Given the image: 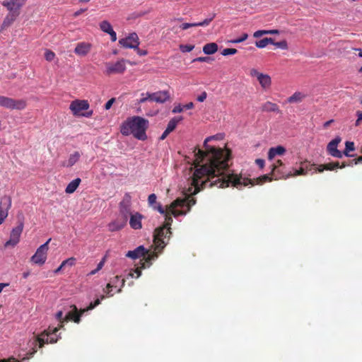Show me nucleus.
Instances as JSON below:
<instances>
[{
    "instance_id": "e2e57ef3",
    "label": "nucleus",
    "mask_w": 362,
    "mask_h": 362,
    "mask_svg": "<svg viewBox=\"0 0 362 362\" xmlns=\"http://www.w3.org/2000/svg\"><path fill=\"white\" fill-rule=\"evenodd\" d=\"M325 169V165H320L317 168V170L320 173H322ZM316 171V170H315V172ZM313 172H312V173H313Z\"/></svg>"
},
{
    "instance_id": "b1692460",
    "label": "nucleus",
    "mask_w": 362,
    "mask_h": 362,
    "mask_svg": "<svg viewBox=\"0 0 362 362\" xmlns=\"http://www.w3.org/2000/svg\"><path fill=\"white\" fill-rule=\"evenodd\" d=\"M257 81L262 88L264 90L269 88L272 85L271 77L268 74H263L262 75H260V77H259Z\"/></svg>"
},
{
    "instance_id": "5fc2aeb1",
    "label": "nucleus",
    "mask_w": 362,
    "mask_h": 362,
    "mask_svg": "<svg viewBox=\"0 0 362 362\" xmlns=\"http://www.w3.org/2000/svg\"><path fill=\"white\" fill-rule=\"evenodd\" d=\"M206 96H207L206 93L203 92L200 95H199L197 97V100L199 102H204L206 100Z\"/></svg>"
},
{
    "instance_id": "c756f323",
    "label": "nucleus",
    "mask_w": 362,
    "mask_h": 362,
    "mask_svg": "<svg viewBox=\"0 0 362 362\" xmlns=\"http://www.w3.org/2000/svg\"><path fill=\"white\" fill-rule=\"evenodd\" d=\"M217 50H218V45L215 42H211V43L206 44L203 47L204 53L206 54H208V55L214 54L215 52H217Z\"/></svg>"
},
{
    "instance_id": "6e6d98bb",
    "label": "nucleus",
    "mask_w": 362,
    "mask_h": 362,
    "mask_svg": "<svg viewBox=\"0 0 362 362\" xmlns=\"http://www.w3.org/2000/svg\"><path fill=\"white\" fill-rule=\"evenodd\" d=\"M135 50H136V52L137 54L139 55V56H145L147 54V51L146 50H144V49H141L139 48V46L137 47V48L134 49Z\"/></svg>"
},
{
    "instance_id": "13d9d810",
    "label": "nucleus",
    "mask_w": 362,
    "mask_h": 362,
    "mask_svg": "<svg viewBox=\"0 0 362 362\" xmlns=\"http://www.w3.org/2000/svg\"><path fill=\"white\" fill-rule=\"evenodd\" d=\"M255 163H257V165L259 166L260 168H262L264 165V160L263 159H256Z\"/></svg>"
},
{
    "instance_id": "ddd939ff",
    "label": "nucleus",
    "mask_w": 362,
    "mask_h": 362,
    "mask_svg": "<svg viewBox=\"0 0 362 362\" xmlns=\"http://www.w3.org/2000/svg\"><path fill=\"white\" fill-rule=\"evenodd\" d=\"M119 44L124 48L136 49L139 45V39L136 33H132L128 36L119 39Z\"/></svg>"
},
{
    "instance_id": "bb28decb",
    "label": "nucleus",
    "mask_w": 362,
    "mask_h": 362,
    "mask_svg": "<svg viewBox=\"0 0 362 362\" xmlns=\"http://www.w3.org/2000/svg\"><path fill=\"white\" fill-rule=\"evenodd\" d=\"M90 45L85 42L79 43L75 48V52L76 54L78 55H85L86 54L89 50H90Z\"/></svg>"
},
{
    "instance_id": "0e129e2a",
    "label": "nucleus",
    "mask_w": 362,
    "mask_h": 362,
    "mask_svg": "<svg viewBox=\"0 0 362 362\" xmlns=\"http://www.w3.org/2000/svg\"><path fill=\"white\" fill-rule=\"evenodd\" d=\"M333 119H330L329 121H327L325 124H324V127L325 128H327L332 122H333Z\"/></svg>"
},
{
    "instance_id": "8fccbe9b",
    "label": "nucleus",
    "mask_w": 362,
    "mask_h": 362,
    "mask_svg": "<svg viewBox=\"0 0 362 362\" xmlns=\"http://www.w3.org/2000/svg\"><path fill=\"white\" fill-rule=\"evenodd\" d=\"M196 26H197V23H182V25H180V27L182 30H187L189 28L196 27Z\"/></svg>"
},
{
    "instance_id": "f3484780",
    "label": "nucleus",
    "mask_w": 362,
    "mask_h": 362,
    "mask_svg": "<svg viewBox=\"0 0 362 362\" xmlns=\"http://www.w3.org/2000/svg\"><path fill=\"white\" fill-rule=\"evenodd\" d=\"M23 229V223L20 222L19 224L11 230L10 238L8 241L6 242L5 246H15L19 242Z\"/></svg>"
},
{
    "instance_id": "3c124183",
    "label": "nucleus",
    "mask_w": 362,
    "mask_h": 362,
    "mask_svg": "<svg viewBox=\"0 0 362 362\" xmlns=\"http://www.w3.org/2000/svg\"><path fill=\"white\" fill-rule=\"evenodd\" d=\"M262 73L259 72L257 69H252L250 71V75L253 77H256L257 79H259V77H260V75H262Z\"/></svg>"
},
{
    "instance_id": "dca6fc26",
    "label": "nucleus",
    "mask_w": 362,
    "mask_h": 362,
    "mask_svg": "<svg viewBox=\"0 0 362 362\" xmlns=\"http://www.w3.org/2000/svg\"><path fill=\"white\" fill-rule=\"evenodd\" d=\"M132 197L130 194L126 193L119 203V211L122 217L128 219L129 214L132 213Z\"/></svg>"
},
{
    "instance_id": "4d7b16f0",
    "label": "nucleus",
    "mask_w": 362,
    "mask_h": 362,
    "mask_svg": "<svg viewBox=\"0 0 362 362\" xmlns=\"http://www.w3.org/2000/svg\"><path fill=\"white\" fill-rule=\"evenodd\" d=\"M107 34L110 35V38H111V40L112 42H115L117 40V34L113 30V29L112 30V31H110V33H108Z\"/></svg>"
},
{
    "instance_id": "20e7f679",
    "label": "nucleus",
    "mask_w": 362,
    "mask_h": 362,
    "mask_svg": "<svg viewBox=\"0 0 362 362\" xmlns=\"http://www.w3.org/2000/svg\"><path fill=\"white\" fill-rule=\"evenodd\" d=\"M148 127V121L141 117L134 116L127 119L121 126L120 132L123 135L133 136L141 141L147 139L146 129Z\"/></svg>"
},
{
    "instance_id": "4be33fe9",
    "label": "nucleus",
    "mask_w": 362,
    "mask_h": 362,
    "mask_svg": "<svg viewBox=\"0 0 362 362\" xmlns=\"http://www.w3.org/2000/svg\"><path fill=\"white\" fill-rule=\"evenodd\" d=\"M286 151V148L282 146L270 148L268 151V159L269 161H273L276 157L283 156Z\"/></svg>"
},
{
    "instance_id": "a211bd4d",
    "label": "nucleus",
    "mask_w": 362,
    "mask_h": 362,
    "mask_svg": "<svg viewBox=\"0 0 362 362\" xmlns=\"http://www.w3.org/2000/svg\"><path fill=\"white\" fill-rule=\"evenodd\" d=\"M27 0H8L4 1L2 5L7 8L10 13L19 16L21 8L25 4Z\"/></svg>"
},
{
    "instance_id": "37998d69",
    "label": "nucleus",
    "mask_w": 362,
    "mask_h": 362,
    "mask_svg": "<svg viewBox=\"0 0 362 362\" xmlns=\"http://www.w3.org/2000/svg\"><path fill=\"white\" fill-rule=\"evenodd\" d=\"M215 17V14H213L210 18H206L202 22L197 23V26H206L208 25Z\"/></svg>"
},
{
    "instance_id": "c03bdc74",
    "label": "nucleus",
    "mask_w": 362,
    "mask_h": 362,
    "mask_svg": "<svg viewBox=\"0 0 362 362\" xmlns=\"http://www.w3.org/2000/svg\"><path fill=\"white\" fill-rule=\"evenodd\" d=\"M247 37H248V35L247 33H243L240 37L232 40L230 41V42H231L233 44L240 43V42L245 41V40H247Z\"/></svg>"
},
{
    "instance_id": "473e14b6",
    "label": "nucleus",
    "mask_w": 362,
    "mask_h": 362,
    "mask_svg": "<svg viewBox=\"0 0 362 362\" xmlns=\"http://www.w3.org/2000/svg\"><path fill=\"white\" fill-rule=\"evenodd\" d=\"M18 16L10 13L5 17L3 21V26L8 27L11 25Z\"/></svg>"
},
{
    "instance_id": "680f3d73",
    "label": "nucleus",
    "mask_w": 362,
    "mask_h": 362,
    "mask_svg": "<svg viewBox=\"0 0 362 362\" xmlns=\"http://www.w3.org/2000/svg\"><path fill=\"white\" fill-rule=\"evenodd\" d=\"M148 100H150V98H148V95H146V97H143L139 100V103H144Z\"/></svg>"
},
{
    "instance_id": "338daca9",
    "label": "nucleus",
    "mask_w": 362,
    "mask_h": 362,
    "mask_svg": "<svg viewBox=\"0 0 362 362\" xmlns=\"http://www.w3.org/2000/svg\"><path fill=\"white\" fill-rule=\"evenodd\" d=\"M357 117L358 120H362V112L358 111L357 112Z\"/></svg>"
},
{
    "instance_id": "052dcab7",
    "label": "nucleus",
    "mask_w": 362,
    "mask_h": 362,
    "mask_svg": "<svg viewBox=\"0 0 362 362\" xmlns=\"http://www.w3.org/2000/svg\"><path fill=\"white\" fill-rule=\"evenodd\" d=\"M170 132H167L165 129L160 137V140H164Z\"/></svg>"
},
{
    "instance_id": "f03ea898",
    "label": "nucleus",
    "mask_w": 362,
    "mask_h": 362,
    "mask_svg": "<svg viewBox=\"0 0 362 362\" xmlns=\"http://www.w3.org/2000/svg\"><path fill=\"white\" fill-rule=\"evenodd\" d=\"M157 196L155 194H151L148 197V204L153 210L158 211L167 221V225H171L173 216L177 218L179 216H185L192 206L196 204L194 199L177 198L165 208H163L160 203L157 202Z\"/></svg>"
},
{
    "instance_id": "412c9836",
    "label": "nucleus",
    "mask_w": 362,
    "mask_h": 362,
    "mask_svg": "<svg viewBox=\"0 0 362 362\" xmlns=\"http://www.w3.org/2000/svg\"><path fill=\"white\" fill-rule=\"evenodd\" d=\"M341 141V138L337 136L332 140L327 145V151L329 153L335 158H341L342 152L337 149V146Z\"/></svg>"
},
{
    "instance_id": "6ab92c4d",
    "label": "nucleus",
    "mask_w": 362,
    "mask_h": 362,
    "mask_svg": "<svg viewBox=\"0 0 362 362\" xmlns=\"http://www.w3.org/2000/svg\"><path fill=\"white\" fill-rule=\"evenodd\" d=\"M129 216V226L132 229L139 230L142 228L143 215L139 212H132Z\"/></svg>"
},
{
    "instance_id": "49530a36",
    "label": "nucleus",
    "mask_w": 362,
    "mask_h": 362,
    "mask_svg": "<svg viewBox=\"0 0 362 362\" xmlns=\"http://www.w3.org/2000/svg\"><path fill=\"white\" fill-rule=\"evenodd\" d=\"M55 57V54L50 51V50H46L45 53V58L46 59L47 61H49V62H51L54 59Z\"/></svg>"
},
{
    "instance_id": "7c9ffc66",
    "label": "nucleus",
    "mask_w": 362,
    "mask_h": 362,
    "mask_svg": "<svg viewBox=\"0 0 362 362\" xmlns=\"http://www.w3.org/2000/svg\"><path fill=\"white\" fill-rule=\"evenodd\" d=\"M262 110L264 112H278L279 107L276 104L267 101L262 105Z\"/></svg>"
},
{
    "instance_id": "0eeeda50",
    "label": "nucleus",
    "mask_w": 362,
    "mask_h": 362,
    "mask_svg": "<svg viewBox=\"0 0 362 362\" xmlns=\"http://www.w3.org/2000/svg\"><path fill=\"white\" fill-rule=\"evenodd\" d=\"M124 279H120L118 276H115L113 279L107 284L106 288H103V293L100 296V298H97L95 300L94 303H92V309L98 305L100 300L105 297L112 296L115 293L120 292L121 288L124 284Z\"/></svg>"
},
{
    "instance_id": "2eb2a0df",
    "label": "nucleus",
    "mask_w": 362,
    "mask_h": 362,
    "mask_svg": "<svg viewBox=\"0 0 362 362\" xmlns=\"http://www.w3.org/2000/svg\"><path fill=\"white\" fill-rule=\"evenodd\" d=\"M126 70V60L120 59L115 63L106 64V72L108 74H122Z\"/></svg>"
},
{
    "instance_id": "c85d7f7f",
    "label": "nucleus",
    "mask_w": 362,
    "mask_h": 362,
    "mask_svg": "<svg viewBox=\"0 0 362 362\" xmlns=\"http://www.w3.org/2000/svg\"><path fill=\"white\" fill-rule=\"evenodd\" d=\"M183 119L182 116L175 117L172 118L168 123L166 130L168 132H172L177 127V124Z\"/></svg>"
},
{
    "instance_id": "2f4dec72",
    "label": "nucleus",
    "mask_w": 362,
    "mask_h": 362,
    "mask_svg": "<svg viewBox=\"0 0 362 362\" xmlns=\"http://www.w3.org/2000/svg\"><path fill=\"white\" fill-rule=\"evenodd\" d=\"M279 31L278 30H259L254 33L253 36L254 37L258 38L262 37L264 35L267 34H279Z\"/></svg>"
},
{
    "instance_id": "ea45409f",
    "label": "nucleus",
    "mask_w": 362,
    "mask_h": 362,
    "mask_svg": "<svg viewBox=\"0 0 362 362\" xmlns=\"http://www.w3.org/2000/svg\"><path fill=\"white\" fill-rule=\"evenodd\" d=\"M238 50L235 48H226L221 52L223 56L233 55L236 54Z\"/></svg>"
},
{
    "instance_id": "4c0bfd02",
    "label": "nucleus",
    "mask_w": 362,
    "mask_h": 362,
    "mask_svg": "<svg viewBox=\"0 0 362 362\" xmlns=\"http://www.w3.org/2000/svg\"><path fill=\"white\" fill-rule=\"evenodd\" d=\"M75 263H76V259L74 257H70L62 262V266H64V268L66 267H71L72 266H74L75 264Z\"/></svg>"
},
{
    "instance_id": "f8f14e48",
    "label": "nucleus",
    "mask_w": 362,
    "mask_h": 362,
    "mask_svg": "<svg viewBox=\"0 0 362 362\" xmlns=\"http://www.w3.org/2000/svg\"><path fill=\"white\" fill-rule=\"evenodd\" d=\"M314 165H310L307 162H302L300 163L299 168H293V170L287 174L281 173V175H279V178L286 179L292 176L305 175H307L308 172L312 171Z\"/></svg>"
},
{
    "instance_id": "5701e85b",
    "label": "nucleus",
    "mask_w": 362,
    "mask_h": 362,
    "mask_svg": "<svg viewBox=\"0 0 362 362\" xmlns=\"http://www.w3.org/2000/svg\"><path fill=\"white\" fill-rule=\"evenodd\" d=\"M128 219L122 217V220H115L108 224V230L112 232L118 231L122 229L127 224Z\"/></svg>"
},
{
    "instance_id": "e433bc0d",
    "label": "nucleus",
    "mask_w": 362,
    "mask_h": 362,
    "mask_svg": "<svg viewBox=\"0 0 362 362\" xmlns=\"http://www.w3.org/2000/svg\"><path fill=\"white\" fill-rule=\"evenodd\" d=\"M100 28L104 33H110L112 30L111 24L107 21H102L100 23Z\"/></svg>"
},
{
    "instance_id": "cd10ccee",
    "label": "nucleus",
    "mask_w": 362,
    "mask_h": 362,
    "mask_svg": "<svg viewBox=\"0 0 362 362\" xmlns=\"http://www.w3.org/2000/svg\"><path fill=\"white\" fill-rule=\"evenodd\" d=\"M81 183V179L80 178H76L71 182H70L68 185L66 186L65 189V192L67 194H72L74 193L77 187H78L79 184Z\"/></svg>"
},
{
    "instance_id": "39448f33",
    "label": "nucleus",
    "mask_w": 362,
    "mask_h": 362,
    "mask_svg": "<svg viewBox=\"0 0 362 362\" xmlns=\"http://www.w3.org/2000/svg\"><path fill=\"white\" fill-rule=\"evenodd\" d=\"M148 253V251L143 245H140L135 250L129 251L126 254L127 257L134 259L141 257H145V262H141V266L140 267H137L134 271H130L128 274V276L133 278L134 276V274H136V278H139L141 275V269H144L146 267V263H148L147 267H150L151 264V261L158 258V255L156 252H152L151 254Z\"/></svg>"
},
{
    "instance_id": "09e8293b",
    "label": "nucleus",
    "mask_w": 362,
    "mask_h": 362,
    "mask_svg": "<svg viewBox=\"0 0 362 362\" xmlns=\"http://www.w3.org/2000/svg\"><path fill=\"white\" fill-rule=\"evenodd\" d=\"M183 110H184V105H182L181 104H178V105H175V107H173V109L172 110V112L174 114L180 113Z\"/></svg>"
},
{
    "instance_id": "9b49d317",
    "label": "nucleus",
    "mask_w": 362,
    "mask_h": 362,
    "mask_svg": "<svg viewBox=\"0 0 362 362\" xmlns=\"http://www.w3.org/2000/svg\"><path fill=\"white\" fill-rule=\"evenodd\" d=\"M51 238L48 239L46 243L41 245L36 250L35 253L31 257V261L35 264L42 265L45 263L49 250V243Z\"/></svg>"
},
{
    "instance_id": "69168bd1",
    "label": "nucleus",
    "mask_w": 362,
    "mask_h": 362,
    "mask_svg": "<svg viewBox=\"0 0 362 362\" xmlns=\"http://www.w3.org/2000/svg\"><path fill=\"white\" fill-rule=\"evenodd\" d=\"M64 268V267L62 266V264H61L60 266L54 271V274H58Z\"/></svg>"
},
{
    "instance_id": "864d4df0",
    "label": "nucleus",
    "mask_w": 362,
    "mask_h": 362,
    "mask_svg": "<svg viewBox=\"0 0 362 362\" xmlns=\"http://www.w3.org/2000/svg\"><path fill=\"white\" fill-rule=\"evenodd\" d=\"M115 100V99L114 98H112L110 99V100L106 103V104H105V108L106 110H109V109L111 107V106L112 105V104L114 103Z\"/></svg>"
},
{
    "instance_id": "7ed1b4c3",
    "label": "nucleus",
    "mask_w": 362,
    "mask_h": 362,
    "mask_svg": "<svg viewBox=\"0 0 362 362\" xmlns=\"http://www.w3.org/2000/svg\"><path fill=\"white\" fill-rule=\"evenodd\" d=\"M59 327L49 328L45 330L40 336L35 337H33L28 343L25 348H21L16 359L14 357L8 359L0 360V362H23L24 361L30 358L37 351V346L39 345L42 347L45 344L55 343L57 341L59 337L57 336L56 332L58 331Z\"/></svg>"
},
{
    "instance_id": "72a5a7b5",
    "label": "nucleus",
    "mask_w": 362,
    "mask_h": 362,
    "mask_svg": "<svg viewBox=\"0 0 362 362\" xmlns=\"http://www.w3.org/2000/svg\"><path fill=\"white\" fill-rule=\"evenodd\" d=\"M272 43H274V40L272 38L265 37L260 40L256 41L255 45L258 48H264V47H267L269 44H272Z\"/></svg>"
},
{
    "instance_id": "a18cd8bd",
    "label": "nucleus",
    "mask_w": 362,
    "mask_h": 362,
    "mask_svg": "<svg viewBox=\"0 0 362 362\" xmlns=\"http://www.w3.org/2000/svg\"><path fill=\"white\" fill-rule=\"evenodd\" d=\"M213 59L209 57H199L192 60L193 62H211Z\"/></svg>"
},
{
    "instance_id": "79ce46f5",
    "label": "nucleus",
    "mask_w": 362,
    "mask_h": 362,
    "mask_svg": "<svg viewBox=\"0 0 362 362\" xmlns=\"http://www.w3.org/2000/svg\"><path fill=\"white\" fill-rule=\"evenodd\" d=\"M283 165V162L281 160H274V162L272 164V170L273 172H279L277 170L279 167H281Z\"/></svg>"
},
{
    "instance_id": "f257e3e1",
    "label": "nucleus",
    "mask_w": 362,
    "mask_h": 362,
    "mask_svg": "<svg viewBox=\"0 0 362 362\" xmlns=\"http://www.w3.org/2000/svg\"><path fill=\"white\" fill-rule=\"evenodd\" d=\"M221 138V134H216L204 140V144L208 152L204 153L199 150L195 160V169L193 170L191 168L189 172L188 187L185 189L186 194H195L207 187L216 186L223 188L231 185L237 188H241L249 185H255L272 180L267 175L252 180L233 173L228 164L230 151L228 149L216 148L207 145L208 142Z\"/></svg>"
},
{
    "instance_id": "f704fd0d",
    "label": "nucleus",
    "mask_w": 362,
    "mask_h": 362,
    "mask_svg": "<svg viewBox=\"0 0 362 362\" xmlns=\"http://www.w3.org/2000/svg\"><path fill=\"white\" fill-rule=\"evenodd\" d=\"M347 165L344 163H343L341 165L339 162L336 163H329L325 165V169L327 170H333L337 168H343L346 167Z\"/></svg>"
},
{
    "instance_id": "a878e982",
    "label": "nucleus",
    "mask_w": 362,
    "mask_h": 362,
    "mask_svg": "<svg viewBox=\"0 0 362 362\" xmlns=\"http://www.w3.org/2000/svg\"><path fill=\"white\" fill-rule=\"evenodd\" d=\"M306 97V94L302 92H295L291 96L288 98L287 101L289 103H299Z\"/></svg>"
},
{
    "instance_id": "774afa93",
    "label": "nucleus",
    "mask_w": 362,
    "mask_h": 362,
    "mask_svg": "<svg viewBox=\"0 0 362 362\" xmlns=\"http://www.w3.org/2000/svg\"><path fill=\"white\" fill-rule=\"evenodd\" d=\"M82 12H83V10H79V11H76V12H75L74 15H75L76 16H78V15H80Z\"/></svg>"
},
{
    "instance_id": "a19ab883",
    "label": "nucleus",
    "mask_w": 362,
    "mask_h": 362,
    "mask_svg": "<svg viewBox=\"0 0 362 362\" xmlns=\"http://www.w3.org/2000/svg\"><path fill=\"white\" fill-rule=\"evenodd\" d=\"M272 45H274L276 47L282 49H287V48H288V44L286 40H282V41L276 42H275L274 41V43H272Z\"/></svg>"
},
{
    "instance_id": "1a4fd4ad",
    "label": "nucleus",
    "mask_w": 362,
    "mask_h": 362,
    "mask_svg": "<svg viewBox=\"0 0 362 362\" xmlns=\"http://www.w3.org/2000/svg\"><path fill=\"white\" fill-rule=\"evenodd\" d=\"M89 107L90 105L88 100H75L71 103L69 109L76 117H88L90 113H86L85 111L88 110Z\"/></svg>"
},
{
    "instance_id": "423d86ee",
    "label": "nucleus",
    "mask_w": 362,
    "mask_h": 362,
    "mask_svg": "<svg viewBox=\"0 0 362 362\" xmlns=\"http://www.w3.org/2000/svg\"><path fill=\"white\" fill-rule=\"evenodd\" d=\"M170 226L171 225H167V221L165 219L164 225L155 230L153 242L156 245V250H158L161 252L168 243L171 235Z\"/></svg>"
},
{
    "instance_id": "aec40b11",
    "label": "nucleus",
    "mask_w": 362,
    "mask_h": 362,
    "mask_svg": "<svg viewBox=\"0 0 362 362\" xmlns=\"http://www.w3.org/2000/svg\"><path fill=\"white\" fill-rule=\"evenodd\" d=\"M146 95H148L150 100L158 103H163L170 98V94L167 90L158 91L153 93H146Z\"/></svg>"
},
{
    "instance_id": "bf43d9fd",
    "label": "nucleus",
    "mask_w": 362,
    "mask_h": 362,
    "mask_svg": "<svg viewBox=\"0 0 362 362\" xmlns=\"http://www.w3.org/2000/svg\"><path fill=\"white\" fill-rule=\"evenodd\" d=\"M194 105L192 102H190L186 105H184V110H190L194 107Z\"/></svg>"
},
{
    "instance_id": "de8ad7c7",
    "label": "nucleus",
    "mask_w": 362,
    "mask_h": 362,
    "mask_svg": "<svg viewBox=\"0 0 362 362\" xmlns=\"http://www.w3.org/2000/svg\"><path fill=\"white\" fill-rule=\"evenodd\" d=\"M105 257H104L100 260V262L98 264L96 269L94 270H92V275L95 274L96 272H98L103 268V267L104 266V264H105Z\"/></svg>"
},
{
    "instance_id": "9d476101",
    "label": "nucleus",
    "mask_w": 362,
    "mask_h": 362,
    "mask_svg": "<svg viewBox=\"0 0 362 362\" xmlns=\"http://www.w3.org/2000/svg\"><path fill=\"white\" fill-rule=\"evenodd\" d=\"M84 312H86V310H81L79 312L75 305H71L70 310L67 313L64 320H62V311L57 312L55 317L62 324L69 320H74L75 322L78 323L80 322V317Z\"/></svg>"
},
{
    "instance_id": "c9c22d12",
    "label": "nucleus",
    "mask_w": 362,
    "mask_h": 362,
    "mask_svg": "<svg viewBox=\"0 0 362 362\" xmlns=\"http://www.w3.org/2000/svg\"><path fill=\"white\" fill-rule=\"evenodd\" d=\"M354 150V143L352 141H346L345 143V150L342 153V155H345L347 157L351 156L349 154V151H353Z\"/></svg>"
},
{
    "instance_id": "603ef678",
    "label": "nucleus",
    "mask_w": 362,
    "mask_h": 362,
    "mask_svg": "<svg viewBox=\"0 0 362 362\" xmlns=\"http://www.w3.org/2000/svg\"><path fill=\"white\" fill-rule=\"evenodd\" d=\"M358 163H362V156L358 157L356 160H353L350 161V163L349 164H346V165H353L354 164L356 165V164H358Z\"/></svg>"
},
{
    "instance_id": "4468645a",
    "label": "nucleus",
    "mask_w": 362,
    "mask_h": 362,
    "mask_svg": "<svg viewBox=\"0 0 362 362\" xmlns=\"http://www.w3.org/2000/svg\"><path fill=\"white\" fill-rule=\"evenodd\" d=\"M11 197L4 196L0 201V225L4 221L8 214V210L11 207Z\"/></svg>"
},
{
    "instance_id": "6e6552de",
    "label": "nucleus",
    "mask_w": 362,
    "mask_h": 362,
    "mask_svg": "<svg viewBox=\"0 0 362 362\" xmlns=\"http://www.w3.org/2000/svg\"><path fill=\"white\" fill-rule=\"evenodd\" d=\"M27 106V102L24 99H13L0 95V107L11 110H23Z\"/></svg>"
},
{
    "instance_id": "58836bf2",
    "label": "nucleus",
    "mask_w": 362,
    "mask_h": 362,
    "mask_svg": "<svg viewBox=\"0 0 362 362\" xmlns=\"http://www.w3.org/2000/svg\"><path fill=\"white\" fill-rule=\"evenodd\" d=\"M194 48L192 45H180V49L182 52H189Z\"/></svg>"
},
{
    "instance_id": "393cba45",
    "label": "nucleus",
    "mask_w": 362,
    "mask_h": 362,
    "mask_svg": "<svg viewBox=\"0 0 362 362\" xmlns=\"http://www.w3.org/2000/svg\"><path fill=\"white\" fill-rule=\"evenodd\" d=\"M80 154L78 151H75L74 153H71L69 159L66 161H64L62 164L64 167H71L74 165L79 159Z\"/></svg>"
}]
</instances>
